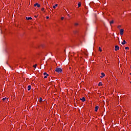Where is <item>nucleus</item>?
I'll return each mask as SVG.
<instances>
[{"instance_id":"nucleus-1","label":"nucleus","mask_w":131,"mask_h":131,"mask_svg":"<svg viewBox=\"0 0 131 131\" xmlns=\"http://www.w3.org/2000/svg\"><path fill=\"white\" fill-rule=\"evenodd\" d=\"M55 71L56 72H58V73H61V72H62V69L60 68H56Z\"/></svg>"},{"instance_id":"nucleus-2","label":"nucleus","mask_w":131,"mask_h":131,"mask_svg":"<svg viewBox=\"0 0 131 131\" xmlns=\"http://www.w3.org/2000/svg\"><path fill=\"white\" fill-rule=\"evenodd\" d=\"M115 51H118V50H119V46L117 45L115 46Z\"/></svg>"},{"instance_id":"nucleus-3","label":"nucleus","mask_w":131,"mask_h":131,"mask_svg":"<svg viewBox=\"0 0 131 131\" xmlns=\"http://www.w3.org/2000/svg\"><path fill=\"white\" fill-rule=\"evenodd\" d=\"M34 7H38V8H40V5L38 3H36L34 4Z\"/></svg>"},{"instance_id":"nucleus-4","label":"nucleus","mask_w":131,"mask_h":131,"mask_svg":"<svg viewBox=\"0 0 131 131\" xmlns=\"http://www.w3.org/2000/svg\"><path fill=\"white\" fill-rule=\"evenodd\" d=\"M123 31H124L123 29H120V35H123Z\"/></svg>"},{"instance_id":"nucleus-5","label":"nucleus","mask_w":131,"mask_h":131,"mask_svg":"<svg viewBox=\"0 0 131 131\" xmlns=\"http://www.w3.org/2000/svg\"><path fill=\"white\" fill-rule=\"evenodd\" d=\"M80 100L82 102H85V98L84 97H82V98H80Z\"/></svg>"},{"instance_id":"nucleus-6","label":"nucleus","mask_w":131,"mask_h":131,"mask_svg":"<svg viewBox=\"0 0 131 131\" xmlns=\"http://www.w3.org/2000/svg\"><path fill=\"white\" fill-rule=\"evenodd\" d=\"M105 77V73H101V76H100V77L101 78H103V77Z\"/></svg>"},{"instance_id":"nucleus-7","label":"nucleus","mask_w":131,"mask_h":131,"mask_svg":"<svg viewBox=\"0 0 131 131\" xmlns=\"http://www.w3.org/2000/svg\"><path fill=\"white\" fill-rule=\"evenodd\" d=\"M31 90V86L30 85L28 86V91H30Z\"/></svg>"},{"instance_id":"nucleus-8","label":"nucleus","mask_w":131,"mask_h":131,"mask_svg":"<svg viewBox=\"0 0 131 131\" xmlns=\"http://www.w3.org/2000/svg\"><path fill=\"white\" fill-rule=\"evenodd\" d=\"M99 109V107L98 106H96L95 107V111L97 112L98 111V110Z\"/></svg>"},{"instance_id":"nucleus-9","label":"nucleus","mask_w":131,"mask_h":131,"mask_svg":"<svg viewBox=\"0 0 131 131\" xmlns=\"http://www.w3.org/2000/svg\"><path fill=\"white\" fill-rule=\"evenodd\" d=\"M26 18L27 20H31L32 19V18H31V17H26Z\"/></svg>"},{"instance_id":"nucleus-10","label":"nucleus","mask_w":131,"mask_h":131,"mask_svg":"<svg viewBox=\"0 0 131 131\" xmlns=\"http://www.w3.org/2000/svg\"><path fill=\"white\" fill-rule=\"evenodd\" d=\"M121 43L122 45H125V43H126V41L125 40H124L123 41L121 42Z\"/></svg>"},{"instance_id":"nucleus-11","label":"nucleus","mask_w":131,"mask_h":131,"mask_svg":"<svg viewBox=\"0 0 131 131\" xmlns=\"http://www.w3.org/2000/svg\"><path fill=\"white\" fill-rule=\"evenodd\" d=\"M78 8H80V7L81 6V3L79 2V3H78Z\"/></svg>"},{"instance_id":"nucleus-12","label":"nucleus","mask_w":131,"mask_h":131,"mask_svg":"<svg viewBox=\"0 0 131 131\" xmlns=\"http://www.w3.org/2000/svg\"><path fill=\"white\" fill-rule=\"evenodd\" d=\"M56 7H58V4H56L55 6L53 7V9H56Z\"/></svg>"},{"instance_id":"nucleus-13","label":"nucleus","mask_w":131,"mask_h":131,"mask_svg":"<svg viewBox=\"0 0 131 131\" xmlns=\"http://www.w3.org/2000/svg\"><path fill=\"white\" fill-rule=\"evenodd\" d=\"M110 25H111V24H113L114 23V21L112 20L110 22Z\"/></svg>"},{"instance_id":"nucleus-14","label":"nucleus","mask_w":131,"mask_h":131,"mask_svg":"<svg viewBox=\"0 0 131 131\" xmlns=\"http://www.w3.org/2000/svg\"><path fill=\"white\" fill-rule=\"evenodd\" d=\"M100 85L102 86L103 85V84H102V82H100L98 84V86H100Z\"/></svg>"},{"instance_id":"nucleus-15","label":"nucleus","mask_w":131,"mask_h":131,"mask_svg":"<svg viewBox=\"0 0 131 131\" xmlns=\"http://www.w3.org/2000/svg\"><path fill=\"white\" fill-rule=\"evenodd\" d=\"M39 102H42V98L41 97L39 98Z\"/></svg>"},{"instance_id":"nucleus-16","label":"nucleus","mask_w":131,"mask_h":131,"mask_svg":"<svg viewBox=\"0 0 131 131\" xmlns=\"http://www.w3.org/2000/svg\"><path fill=\"white\" fill-rule=\"evenodd\" d=\"M3 101H5V100H8V98H7L6 97H5V98H3Z\"/></svg>"},{"instance_id":"nucleus-17","label":"nucleus","mask_w":131,"mask_h":131,"mask_svg":"<svg viewBox=\"0 0 131 131\" xmlns=\"http://www.w3.org/2000/svg\"><path fill=\"white\" fill-rule=\"evenodd\" d=\"M99 51L100 52H102V49H101V47H99Z\"/></svg>"},{"instance_id":"nucleus-18","label":"nucleus","mask_w":131,"mask_h":131,"mask_svg":"<svg viewBox=\"0 0 131 131\" xmlns=\"http://www.w3.org/2000/svg\"><path fill=\"white\" fill-rule=\"evenodd\" d=\"M37 66V64H35L34 66H33L34 68H36V67Z\"/></svg>"},{"instance_id":"nucleus-19","label":"nucleus","mask_w":131,"mask_h":131,"mask_svg":"<svg viewBox=\"0 0 131 131\" xmlns=\"http://www.w3.org/2000/svg\"><path fill=\"white\" fill-rule=\"evenodd\" d=\"M125 50H129V48H128V47H125Z\"/></svg>"},{"instance_id":"nucleus-20","label":"nucleus","mask_w":131,"mask_h":131,"mask_svg":"<svg viewBox=\"0 0 131 131\" xmlns=\"http://www.w3.org/2000/svg\"><path fill=\"white\" fill-rule=\"evenodd\" d=\"M74 25H75V26H77V25H78V24L75 23V24H74Z\"/></svg>"},{"instance_id":"nucleus-21","label":"nucleus","mask_w":131,"mask_h":131,"mask_svg":"<svg viewBox=\"0 0 131 131\" xmlns=\"http://www.w3.org/2000/svg\"><path fill=\"white\" fill-rule=\"evenodd\" d=\"M47 73H46V72H45L44 73H43V75H47Z\"/></svg>"},{"instance_id":"nucleus-22","label":"nucleus","mask_w":131,"mask_h":131,"mask_svg":"<svg viewBox=\"0 0 131 131\" xmlns=\"http://www.w3.org/2000/svg\"><path fill=\"white\" fill-rule=\"evenodd\" d=\"M61 20H64V17H62L61 18Z\"/></svg>"},{"instance_id":"nucleus-23","label":"nucleus","mask_w":131,"mask_h":131,"mask_svg":"<svg viewBox=\"0 0 131 131\" xmlns=\"http://www.w3.org/2000/svg\"><path fill=\"white\" fill-rule=\"evenodd\" d=\"M120 27H121V26H118V28H119V29L120 28Z\"/></svg>"},{"instance_id":"nucleus-24","label":"nucleus","mask_w":131,"mask_h":131,"mask_svg":"<svg viewBox=\"0 0 131 131\" xmlns=\"http://www.w3.org/2000/svg\"><path fill=\"white\" fill-rule=\"evenodd\" d=\"M45 10V8H42V9H41V11H43Z\"/></svg>"},{"instance_id":"nucleus-25","label":"nucleus","mask_w":131,"mask_h":131,"mask_svg":"<svg viewBox=\"0 0 131 131\" xmlns=\"http://www.w3.org/2000/svg\"><path fill=\"white\" fill-rule=\"evenodd\" d=\"M46 18H47V19H49L50 18V17L47 16Z\"/></svg>"},{"instance_id":"nucleus-26","label":"nucleus","mask_w":131,"mask_h":131,"mask_svg":"<svg viewBox=\"0 0 131 131\" xmlns=\"http://www.w3.org/2000/svg\"><path fill=\"white\" fill-rule=\"evenodd\" d=\"M47 77H47V76H45L44 77V78H47Z\"/></svg>"},{"instance_id":"nucleus-27","label":"nucleus","mask_w":131,"mask_h":131,"mask_svg":"<svg viewBox=\"0 0 131 131\" xmlns=\"http://www.w3.org/2000/svg\"><path fill=\"white\" fill-rule=\"evenodd\" d=\"M34 17H35V18H37V16H36V15H35Z\"/></svg>"},{"instance_id":"nucleus-28","label":"nucleus","mask_w":131,"mask_h":131,"mask_svg":"<svg viewBox=\"0 0 131 131\" xmlns=\"http://www.w3.org/2000/svg\"><path fill=\"white\" fill-rule=\"evenodd\" d=\"M46 76H47V77L49 76V74H46Z\"/></svg>"},{"instance_id":"nucleus-29","label":"nucleus","mask_w":131,"mask_h":131,"mask_svg":"<svg viewBox=\"0 0 131 131\" xmlns=\"http://www.w3.org/2000/svg\"><path fill=\"white\" fill-rule=\"evenodd\" d=\"M76 32H77V31H76L74 32V33H76Z\"/></svg>"},{"instance_id":"nucleus-30","label":"nucleus","mask_w":131,"mask_h":131,"mask_svg":"<svg viewBox=\"0 0 131 131\" xmlns=\"http://www.w3.org/2000/svg\"><path fill=\"white\" fill-rule=\"evenodd\" d=\"M64 52H66V50H64Z\"/></svg>"},{"instance_id":"nucleus-31","label":"nucleus","mask_w":131,"mask_h":131,"mask_svg":"<svg viewBox=\"0 0 131 131\" xmlns=\"http://www.w3.org/2000/svg\"><path fill=\"white\" fill-rule=\"evenodd\" d=\"M68 16H70V15H69V14H68Z\"/></svg>"},{"instance_id":"nucleus-32","label":"nucleus","mask_w":131,"mask_h":131,"mask_svg":"<svg viewBox=\"0 0 131 131\" xmlns=\"http://www.w3.org/2000/svg\"><path fill=\"white\" fill-rule=\"evenodd\" d=\"M130 74L131 75V73H130Z\"/></svg>"}]
</instances>
